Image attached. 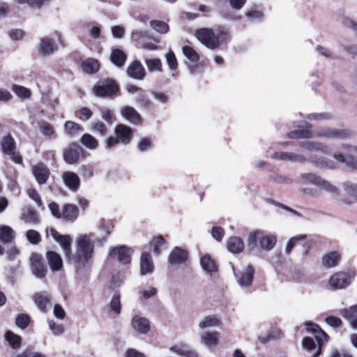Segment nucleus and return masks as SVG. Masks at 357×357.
I'll return each mask as SVG.
<instances>
[{
  "instance_id": "obj_13",
  "label": "nucleus",
  "mask_w": 357,
  "mask_h": 357,
  "mask_svg": "<svg viewBox=\"0 0 357 357\" xmlns=\"http://www.w3.org/2000/svg\"><path fill=\"white\" fill-rule=\"evenodd\" d=\"M82 152L83 149L79 145L72 143L64 150L63 153V160L68 164H75L79 160Z\"/></svg>"
},
{
  "instance_id": "obj_8",
  "label": "nucleus",
  "mask_w": 357,
  "mask_h": 357,
  "mask_svg": "<svg viewBox=\"0 0 357 357\" xmlns=\"http://www.w3.org/2000/svg\"><path fill=\"white\" fill-rule=\"evenodd\" d=\"M195 36L203 45L209 49H215L220 45L219 38L211 29L202 28L197 30Z\"/></svg>"
},
{
  "instance_id": "obj_35",
  "label": "nucleus",
  "mask_w": 357,
  "mask_h": 357,
  "mask_svg": "<svg viewBox=\"0 0 357 357\" xmlns=\"http://www.w3.org/2000/svg\"><path fill=\"white\" fill-rule=\"evenodd\" d=\"M1 149L4 154H11L12 151L15 150L16 143L10 135L4 136L1 139Z\"/></svg>"
},
{
  "instance_id": "obj_53",
  "label": "nucleus",
  "mask_w": 357,
  "mask_h": 357,
  "mask_svg": "<svg viewBox=\"0 0 357 357\" xmlns=\"http://www.w3.org/2000/svg\"><path fill=\"white\" fill-rule=\"evenodd\" d=\"M31 323V317L27 314H20L17 315L15 319L16 326L21 328H26Z\"/></svg>"
},
{
  "instance_id": "obj_25",
  "label": "nucleus",
  "mask_w": 357,
  "mask_h": 357,
  "mask_svg": "<svg viewBox=\"0 0 357 357\" xmlns=\"http://www.w3.org/2000/svg\"><path fill=\"white\" fill-rule=\"evenodd\" d=\"M154 271V264L150 253L144 252L141 256L140 272L142 275L152 273Z\"/></svg>"
},
{
  "instance_id": "obj_18",
  "label": "nucleus",
  "mask_w": 357,
  "mask_h": 357,
  "mask_svg": "<svg viewBox=\"0 0 357 357\" xmlns=\"http://www.w3.org/2000/svg\"><path fill=\"white\" fill-rule=\"evenodd\" d=\"M309 162L320 169H333L337 167V162L325 157L312 155L309 158Z\"/></svg>"
},
{
  "instance_id": "obj_10",
  "label": "nucleus",
  "mask_w": 357,
  "mask_h": 357,
  "mask_svg": "<svg viewBox=\"0 0 357 357\" xmlns=\"http://www.w3.org/2000/svg\"><path fill=\"white\" fill-rule=\"evenodd\" d=\"M234 276L237 280L238 284L241 287H250L252 284L255 268L249 264L243 270L235 272L233 268Z\"/></svg>"
},
{
  "instance_id": "obj_26",
  "label": "nucleus",
  "mask_w": 357,
  "mask_h": 357,
  "mask_svg": "<svg viewBox=\"0 0 357 357\" xmlns=\"http://www.w3.org/2000/svg\"><path fill=\"white\" fill-rule=\"evenodd\" d=\"M170 351L176 353L179 356L185 357H198L197 352L192 349L188 345L184 344H176L170 347Z\"/></svg>"
},
{
  "instance_id": "obj_43",
  "label": "nucleus",
  "mask_w": 357,
  "mask_h": 357,
  "mask_svg": "<svg viewBox=\"0 0 357 357\" xmlns=\"http://www.w3.org/2000/svg\"><path fill=\"white\" fill-rule=\"evenodd\" d=\"M91 130L101 137H104L107 134V128L106 125L100 121H93L90 126Z\"/></svg>"
},
{
  "instance_id": "obj_23",
  "label": "nucleus",
  "mask_w": 357,
  "mask_h": 357,
  "mask_svg": "<svg viewBox=\"0 0 357 357\" xmlns=\"http://www.w3.org/2000/svg\"><path fill=\"white\" fill-rule=\"evenodd\" d=\"M46 258L52 271H59L63 267V260L61 257L54 251H47Z\"/></svg>"
},
{
  "instance_id": "obj_34",
  "label": "nucleus",
  "mask_w": 357,
  "mask_h": 357,
  "mask_svg": "<svg viewBox=\"0 0 357 357\" xmlns=\"http://www.w3.org/2000/svg\"><path fill=\"white\" fill-rule=\"evenodd\" d=\"M300 147L310 151H319L324 153L328 152L327 146H324L319 142H302L299 144Z\"/></svg>"
},
{
  "instance_id": "obj_46",
  "label": "nucleus",
  "mask_w": 357,
  "mask_h": 357,
  "mask_svg": "<svg viewBox=\"0 0 357 357\" xmlns=\"http://www.w3.org/2000/svg\"><path fill=\"white\" fill-rule=\"evenodd\" d=\"M220 324V321L218 318L215 315H212L204 317V319L199 322V327L201 329H204L206 328L219 326Z\"/></svg>"
},
{
  "instance_id": "obj_51",
  "label": "nucleus",
  "mask_w": 357,
  "mask_h": 357,
  "mask_svg": "<svg viewBox=\"0 0 357 357\" xmlns=\"http://www.w3.org/2000/svg\"><path fill=\"white\" fill-rule=\"evenodd\" d=\"M113 227H114V226L112 224L107 222L104 219H101L100 220V222L98 225V229L102 231L105 234L104 237H102V238L98 239V241L100 243H102V242H104L105 241L107 236H108L111 233Z\"/></svg>"
},
{
  "instance_id": "obj_63",
  "label": "nucleus",
  "mask_w": 357,
  "mask_h": 357,
  "mask_svg": "<svg viewBox=\"0 0 357 357\" xmlns=\"http://www.w3.org/2000/svg\"><path fill=\"white\" fill-rule=\"evenodd\" d=\"M26 236L29 241L32 244H38L40 241V236L39 233L35 230H28Z\"/></svg>"
},
{
  "instance_id": "obj_31",
  "label": "nucleus",
  "mask_w": 357,
  "mask_h": 357,
  "mask_svg": "<svg viewBox=\"0 0 357 357\" xmlns=\"http://www.w3.org/2000/svg\"><path fill=\"white\" fill-rule=\"evenodd\" d=\"M202 268L207 273L211 274L218 271V266L215 261L208 255L200 259Z\"/></svg>"
},
{
  "instance_id": "obj_11",
  "label": "nucleus",
  "mask_w": 357,
  "mask_h": 357,
  "mask_svg": "<svg viewBox=\"0 0 357 357\" xmlns=\"http://www.w3.org/2000/svg\"><path fill=\"white\" fill-rule=\"evenodd\" d=\"M31 271L33 275L39 279L46 276L47 269L43 257L38 253H33L30 257Z\"/></svg>"
},
{
  "instance_id": "obj_28",
  "label": "nucleus",
  "mask_w": 357,
  "mask_h": 357,
  "mask_svg": "<svg viewBox=\"0 0 357 357\" xmlns=\"http://www.w3.org/2000/svg\"><path fill=\"white\" fill-rule=\"evenodd\" d=\"M33 300L42 312H45L47 305L50 303V297L46 292L36 293L33 296Z\"/></svg>"
},
{
  "instance_id": "obj_50",
  "label": "nucleus",
  "mask_w": 357,
  "mask_h": 357,
  "mask_svg": "<svg viewBox=\"0 0 357 357\" xmlns=\"http://www.w3.org/2000/svg\"><path fill=\"white\" fill-rule=\"evenodd\" d=\"M184 56L192 62H197L199 59L198 53L192 47L185 45L182 48Z\"/></svg>"
},
{
  "instance_id": "obj_40",
  "label": "nucleus",
  "mask_w": 357,
  "mask_h": 357,
  "mask_svg": "<svg viewBox=\"0 0 357 357\" xmlns=\"http://www.w3.org/2000/svg\"><path fill=\"white\" fill-rule=\"evenodd\" d=\"M307 236L305 234H299L296 235L295 236L291 237L287 242L286 248H285V253L289 255L291 252L294 247L296 245V244L299 242H303V245L305 246L307 245L306 242Z\"/></svg>"
},
{
  "instance_id": "obj_47",
  "label": "nucleus",
  "mask_w": 357,
  "mask_h": 357,
  "mask_svg": "<svg viewBox=\"0 0 357 357\" xmlns=\"http://www.w3.org/2000/svg\"><path fill=\"white\" fill-rule=\"evenodd\" d=\"M287 137L291 139H310L313 138V132L307 130H296L289 132Z\"/></svg>"
},
{
  "instance_id": "obj_62",
  "label": "nucleus",
  "mask_w": 357,
  "mask_h": 357,
  "mask_svg": "<svg viewBox=\"0 0 357 357\" xmlns=\"http://www.w3.org/2000/svg\"><path fill=\"white\" fill-rule=\"evenodd\" d=\"M165 57H166V61L169 66V68L172 70H174L177 69L178 63H177V60L176 59L174 53L172 51H169V52H167Z\"/></svg>"
},
{
  "instance_id": "obj_3",
  "label": "nucleus",
  "mask_w": 357,
  "mask_h": 357,
  "mask_svg": "<svg viewBox=\"0 0 357 357\" xmlns=\"http://www.w3.org/2000/svg\"><path fill=\"white\" fill-rule=\"evenodd\" d=\"M301 178L305 182L314 185L319 188L331 194L333 199L337 200L339 197V188L328 181L313 173H304Z\"/></svg>"
},
{
  "instance_id": "obj_49",
  "label": "nucleus",
  "mask_w": 357,
  "mask_h": 357,
  "mask_svg": "<svg viewBox=\"0 0 357 357\" xmlns=\"http://www.w3.org/2000/svg\"><path fill=\"white\" fill-rule=\"evenodd\" d=\"M11 89H12L13 91L19 98H22V99L29 98L31 95V91L29 89H27L23 86H20V85H17V84H13Z\"/></svg>"
},
{
  "instance_id": "obj_4",
  "label": "nucleus",
  "mask_w": 357,
  "mask_h": 357,
  "mask_svg": "<svg viewBox=\"0 0 357 357\" xmlns=\"http://www.w3.org/2000/svg\"><path fill=\"white\" fill-rule=\"evenodd\" d=\"M342 149L344 152L334 153L333 158L340 163L345 164L349 167L357 169V147L344 144Z\"/></svg>"
},
{
  "instance_id": "obj_17",
  "label": "nucleus",
  "mask_w": 357,
  "mask_h": 357,
  "mask_svg": "<svg viewBox=\"0 0 357 357\" xmlns=\"http://www.w3.org/2000/svg\"><path fill=\"white\" fill-rule=\"evenodd\" d=\"M271 158L278 160L291 161L297 163H303L305 161V158L303 155L287 151H277L272 155Z\"/></svg>"
},
{
  "instance_id": "obj_59",
  "label": "nucleus",
  "mask_w": 357,
  "mask_h": 357,
  "mask_svg": "<svg viewBox=\"0 0 357 357\" xmlns=\"http://www.w3.org/2000/svg\"><path fill=\"white\" fill-rule=\"evenodd\" d=\"M79 174L84 180H89L93 176V167L90 165H82L79 167Z\"/></svg>"
},
{
  "instance_id": "obj_16",
  "label": "nucleus",
  "mask_w": 357,
  "mask_h": 357,
  "mask_svg": "<svg viewBox=\"0 0 357 357\" xmlns=\"http://www.w3.org/2000/svg\"><path fill=\"white\" fill-rule=\"evenodd\" d=\"M32 172L36 181L40 185L46 183L50 174L48 167L42 162L33 166Z\"/></svg>"
},
{
  "instance_id": "obj_39",
  "label": "nucleus",
  "mask_w": 357,
  "mask_h": 357,
  "mask_svg": "<svg viewBox=\"0 0 357 357\" xmlns=\"http://www.w3.org/2000/svg\"><path fill=\"white\" fill-rule=\"evenodd\" d=\"M126 59V54L119 49L113 50L111 53L110 59L118 67H122L125 64Z\"/></svg>"
},
{
  "instance_id": "obj_27",
  "label": "nucleus",
  "mask_w": 357,
  "mask_h": 357,
  "mask_svg": "<svg viewBox=\"0 0 357 357\" xmlns=\"http://www.w3.org/2000/svg\"><path fill=\"white\" fill-rule=\"evenodd\" d=\"M228 250L233 254L241 253L244 249V243L238 236H231L227 241Z\"/></svg>"
},
{
  "instance_id": "obj_1",
  "label": "nucleus",
  "mask_w": 357,
  "mask_h": 357,
  "mask_svg": "<svg viewBox=\"0 0 357 357\" xmlns=\"http://www.w3.org/2000/svg\"><path fill=\"white\" fill-rule=\"evenodd\" d=\"M47 235L59 243L62 248L66 260L73 264L78 274H84L90 268V260L92 258L94 246L87 236H81L77 239L76 250L71 255L72 238L69 235H61L55 229L50 228L47 230Z\"/></svg>"
},
{
  "instance_id": "obj_36",
  "label": "nucleus",
  "mask_w": 357,
  "mask_h": 357,
  "mask_svg": "<svg viewBox=\"0 0 357 357\" xmlns=\"http://www.w3.org/2000/svg\"><path fill=\"white\" fill-rule=\"evenodd\" d=\"M79 211L75 205L67 204L62 210V218L67 220H75L78 216Z\"/></svg>"
},
{
  "instance_id": "obj_64",
  "label": "nucleus",
  "mask_w": 357,
  "mask_h": 357,
  "mask_svg": "<svg viewBox=\"0 0 357 357\" xmlns=\"http://www.w3.org/2000/svg\"><path fill=\"white\" fill-rule=\"evenodd\" d=\"M325 321L328 326L333 328H339L342 325V320L339 317L335 316H328L326 317Z\"/></svg>"
},
{
  "instance_id": "obj_29",
  "label": "nucleus",
  "mask_w": 357,
  "mask_h": 357,
  "mask_svg": "<svg viewBox=\"0 0 357 357\" xmlns=\"http://www.w3.org/2000/svg\"><path fill=\"white\" fill-rule=\"evenodd\" d=\"M340 257V255L337 252H330L323 257L322 264L326 268L335 267L338 264Z\"/></svg>"
},
{
  "instance_id": "obj_19",
  "label": "nucleus",
  "mask_w": 357,
  "mask_h": 357,
  "mask_svg": "<svg viewBox=\"0 0 357 357\" xmlns=\"http://www.w3.org/2000/svg\"><path fill=\"white\" fill-rule=\"evenodd\" d=\"M132 328L140 334H146L150 331L149 321L144 317L135 315L131 321Z\"/></svg>"
},
{
  "instance_id": "obj_41",
  "label": "nucleus",
  "mask_w": 357,
  "mask_h": 357,
  "mask_svg": "<svg viewBox=\"0 0 357 357\" xmlns=\"http://www.w3.org/2000/svg\"><path fill=\"white\" fill-rule=\"evenodd\" d=\"M80 142L86 148L94 150L98 146V141L91 135L85 133L80 139Z\"/></svg>"
},
{
  "instance_id": "obj_12",
  "label": "nucleus",
  "mask_w": 357,
  "mask_h": 357,
  "mask_svg": "<svg viewBox=\"0 0 357 357\" xmlns=\"http://www.w3.org/2000/svg\"><path fill=\"white\" fill-rule=\"evenodd\" d=\"M345 196H339L337 201L345 205H352L357 202V183L346 182L342 185Z\"/></svg>"
},
{
  "instance_id": "obj_7",
  "label": "nucleus",
  "mask_w": 357,
  "mask_h": 357,
  "mask_svg": "<svg viewBox=\"0 0 357 357\" xmlns=\"http://www.w3.org/2000/svg\"><path fill=\"white\" fill-rule=\"evenodd\" d=\"M355 277V272L349 271L347 272H337L331 276L328 284L334 289H340L347 287L351 280Z\"/></svg>"
},
{
  "instance_id": "obj_61",
  "label": "nucleus",
  "mask_w": 357,
  "mask_h": 357,
  "mask_svg": "<svg viewBox=\"0 0 357 357\" xmlns=\"http://www.w3.org/2000/svg\"><path fill=\"white\" fill-rule=\"evenodd\" d=\"M165 243V241L162 236H159L152 240L151 245L153 247V252L155 255H158L160 253V248Z\"/></svg>"
},
{
  "instance_id": "obj_60",
  "label": "nucleus",
  "mask_w": 357,
  "mask_h": 357,
  "mask_svg": "<svg viewBox=\"0 0 357 357\" xmlns=\"http://www.w3.org/2000/svg\"><path fill=\"white\" fill-rule=\"evenodd\" d=\"M136 102L140 107H144L146 109L149 108L152 104L151 100L148 98L147 96L145 95L142 91L136 98Z\"/></svg>"
},
{
  "instance_id": "obj_48",
  "label": "nucleus",
  "mask_w": 357,
  "mask_h": 357,
  "mask_svg": "<svg viewBox=\"0 0 357 357\" xmlns=\"http://www.w3.org/2000/svg\"><path fill=\"white\" fill-rule=\"evenodd\" d=\"M263 234L261 230H257L251 232L248 238V245L250 250H253L257 246V241H260V238Z\"/></svg>"
},
{
  "instance_id": "obj_22",
  "label": "nucleus",
  "mask_w": 357,
  "mask_h": 357,
  "mask_svg": "<svg viewBox=\"0 0 357 357\" xmlns=\"http://www.w3.org/2000/svg\"><path fill=\"white\" fill-rule=\"evenodd\" d=\"M115 134L121 143L128 144L132 139V130L126 125L119 124L115 128Z\"/></svg>"
},
{
  "instance_id": "obj_15",
  "label": "nucleus",
  "mask_w": 357,
  "mask_h": 357,
  "mask_svg": "<svg viewBox=\"0 0 357 357\" xmlns=\"http://www.w3.org/2000/svg\"><path fill=\"white\" fill-rule=\"evenodd\" d=\"M65 185L71 191L77 192L80 186V179L78 175L73 172L67 171L61 176Z\"/></svg>"
},
{
  "instance_id": "obj_37",
  "label": "nucleus",
  "mask_w": 357,
  "mask_h": 357,
  "mask_svg": "<svg viewBox=\"0 0 357 357\" xmlns=\"http://www.w3.org/2000/svg\"><path fill=\"white\" fill-rule=\"evenodd\" d=\"M334 16L336 21L346 28L351 29L353 23L354 22L352 19L345 15V11L342 8L337 9L334 13Z\"/></svg>"
},
{
  "instance_id": "obj_33",
  "label": "nucleus",
  "mask_w": 357,
  "mask_h": 357,
  "mask_svg": "<svg viewBox=\"0 0 357 357\" xmlns=\"http://www.w3.org/2000/svg\"><path fill=\"white\" fill-rule=\"evenodd\" d=\"M39 50L43 55L51 54L56 50L54 42L48 37L43 38H41Z\"/></svg>"
},
{
  "instance_id": "obj_6",
  "label": "nucleus",
  "mask_w": 357,
  "mask_h": 357,
  "mask_svg": "<svg viewBox=\"0 0 357 357\" xmlns=\"http://www.w3.org/2000/svg\"><path fill=\"white\" fill-rule=\"evenodd\" d=\"M313 132V137H325L329 139H347L352 135V132L347 129H337L324 128L317 129Z\"/></svg>"
},
{
  "instance_id": "obj_42",
  "label": "nucleus",
  "mask_w": 357,
  "mask_h": 357,
  "mask_svg": "<svg viewBox=\"0 0 357 357\" xmlns=\"http://www.w3.org/2000/svg\"><path fill=\"white\" fill-rule=\"evenodd\" d=\"M64 128L67 135L70 137L75 136L83 130V128L79 124L71 121H67L65 123Z\"/></svg>"
},
{
  "instance_id": "obj_54",
  "label": "nucleus",
  "mask_w": 357,
  "mask_h": 357,
  "mask_svg": "<svg viewBox=\"0 0 357 357\" xmlns=\"http://www.w3.org/2000/svg\"><path fill=\"white\" fill-rule=\"evenodd\" d=\"M150 26L155 31H157L161 34L166 33L169 31L168 24L166 22L160 21V20L151 21Z\"/></svg>"
},
{
  "instance_id": "obj_24",
  "label": "nucleus",
  "mask_w": 357,
  "mask_h": 357,
  "mask_svg": "<svg viewBox=\"0 0 357 357\" xmlns=\"http://www.w3.org/2000/svg\"><path fill=\"white\" fill-rule=\"evenodd\" d=\"M188 259V252L178 247L174 248L169 255V262L172 265L185 263Z\"/></svg>"
},
{
  "instance_id": "obj_9",
  "label": "nucleus",
  "mask_w": 357,
  "mask_h": 357,
  "mask_svg": "<svg viewBox=\"0 0 357 357\" xmlns=\"http://www.w3.org/2000/svg\"><path fill=\"white\" fill-rule=\"evenodd\" d=\"M132 254V249L125 245L111 247L109 250V257L117 259L123 264H128L130 262Z\"/></svg>"
},
{
  "instance_id": "obj_57",
  "label": "nucleus",
  "mask_w": 357,
  "mask_h": 357,
  "mask_svg": "<svg viewBox=\"0 0 357 357\" xmlns=\"http://www.w3.org/2000/svg\"><path fill=\"white\" fill-rule=\"evenodd\" d=\"M23 218L25 222L31 224H36L39 222V218L37 212L29 208L23 214Z\"/></svg>"
},
{
  "instance_id": "obj_2",
  "label": "nucleus",
  "mask_w": 357,
  "mask_h": 357,
  "mask_svg": "<svg viewBox=\"0 0 357 357\" xmlns=\"http://www.w3.org/2000/svg\"><path fill=\"white\" fill-rule=\"evenodd\" d=\"M306 331L308 333H312L315 335V339L317 342V349L312 338L305 337L302 340V345L304 349L312 354L313 357H318L321 352L323 344L328 341L329 336L317 324L310 321H306L304 324Z\"/></svg>"
},
{
  "instance_id": "obj_20",
  "label": "nucleus",
  "mask_w": 357,
  "mask_h": 357,
  "mask_svg": "<svg viewBox=\"0 0 357 357\" xmlns=\"http://www.w3.org/2000/svg\"><path fill=\"white\" fill-rule=\"evenodd\" d=\"M121 115L132 124L140 125L142 119L139 112L132 107L125 106L121 109Z\"/></svg>"
},
{
  "instance_id": "obj_32",
  "label": "nucleus",
  "mask_w": 357,
  "mask_h": 357,
  "mask_svg": "<svg viewBox=\"0 0 357 357\" xmlns=\"http://www.w3.org/2000/svg\"><path fill=\"white\" fill-rule=\"evenodd\" d=\"M277 241V238L275 235H261L259 241V246L263 250L269 251L272 250Z\"/></svg>"
},
{
  "instance_id": "obj_45",
  "label": "nucleus",
  "mask_w": 357,
  "mask_h": 357,
  "mask_svg": "<svg viewBox=\"0 0 357 357\" xmlns=\"http://www.w3.org/2000/svg\"><path fill=\"white\" fill-rule=\"evenodd\" d=\"M38 126L40 132L46 137H51L54 135L53 126L49 122L45 120H40L38 122Z\"/></svg>"
},
{
  "instance_id": "obj_52",
  "label": "nucleus",
  "mask_w": 357,
  "mask_h": 357,
  "mask_svg": "<svg viewBox=\"0 0 357 357\" xmlns=\"http://www.w3.org/2000/svg\"><path fill=\"white\" fill-rule=\"evenodd\" d=\"M109 307L112 311L114 312L116 314H119L121 311V298L120 294L119 292H115L111 299Z\"/></svg>"
},
{
  "instance_id": "obj_58",
  "label": "nucleus",
  "mask_w": 357,
  "mask_h": 357,
  "mask_svg": "<svg viewBox=\"0 0 357 357\" xmlns=\"http://www.w3.org/2000/svg\"><path fill=\"white\" fill-rule=\"evenodd\" d=\"M145 63L150 72L162 71V63L159 59H146Z\"/></svg>"
},
{
  "instance_id": "obj_21",
  "label": "nucleus",
  "mask_w": 357,
  "mask_h": 357,
  "mask_svg": "<svg viewBox=\"0 0 357 357\" xmlns=\"http://www.w3.org/2000/svg\"><path fill=\"white\" fill-rule=\"evenodd\" d=\"M340 314L347 319L351 326L357 329V305H351L349 308H343L340 310Z\"/></svg>"
},
{
  "instance_id": "obj_38",
  "label": "nucleus",
  "mask_w": 357,
  "mask_h": 357,
  "mask_svg": "<svg viewBox=\"0 0 357 357\" xmlns=\"http://www.w3.org/2000/svg\"><path fill=\"white\" fill-rule=\"evenodd\" d=\"M15 238L13 229L6 225L0 226V241L3 243H8L13 241Z\"/></svg>"
},
{
  "instance_id": "obj_44",
  "label": "nucleus",
  "mask_w": 357,
  "mask_h": 357,
  "mask_svg": "<svg viewBox=\"0 0 357 357\" xmlns=\"http://www.w3.org/2000/svg\"><path fill=\"white\" fill-rule=\"evenodd\" d=\"M82 68L87 73H95L99 70V63L95 59H88L83 61Z\"/></svg>"
},
{
  "instance_id": "obj_56",
  "label": "nucleus",
  "mask_w": 357,
  "mask_h": 357,
  "mask_svg": "<svg viewBox=\"0 0 357 357\" xmlns=\"http://www.w3.org/2000/svg\"><path fill=\"white\" fill-rule=\"evenodd\" d=\"M5 337L13 348L17 349L20 347L21 344V337L19 335H15L10 331H8L5 335Z\"/></svg>"
},
{
  "instance_id": "obj_14",
  "label": "nucleus",
  "mask_w": 357,
  "mask_h": 357,
  "mask_svg": "<svg viewBox=\"0 0 357 357\" xmlns=\"http://www.w3.org/2000/svg\"><path fill=\"white\" fill-rule=\"evenodd\" d=\"M127 75L136 80H142L146 76V70L139 61H134L127 68Z\"/></svg>"
},
{
  "instance_id": "obj_5",
  "label": "nucleus",
  "mask_w": 357,
  "mask_h": 357,
  "mask_svg": "<svg viewBox=\"0 0 357 357\" xmlns=\"http://www.w3.org/2000/svg\"><path fill=\"white\" fill-rule=\"evenodd\" d=\"M94 94L98 97H110L116 95L119 86L113 79H104L93 88Z\"/></svg>"
},
{
  "instance_id": "obj_55",
  "label": "nucleus",
  "mask_w": 357,
  "mask_h": 357,
  "mask_svg": "<svg viewBox=\"0 0 357 357\" xmlns=\"http://www.w3.org/2000/svg\"><path fill=\"white\" fill-rule=\"evenodd\" d=\"M100 113L102 119L109 124H112L116 120L114 112L107 107L100 108Z\"/></svg>"
},
{
  "instance_id": "obj_30",
  "label": "nucleus",
  "mask_w": 357,
  "mask_h": 357,
  "mask_svg": "<svg viewBox=\"0 0 357 357\" xmlns=\"http://www.w3.org/2000/svg\"><path fill=\"white\" fill-rule=\"evenodd\" d=\"M219 333L207 331L201 336V343L206 347L216 346L218 343Z\"/></svg>"
}]
</instances>
